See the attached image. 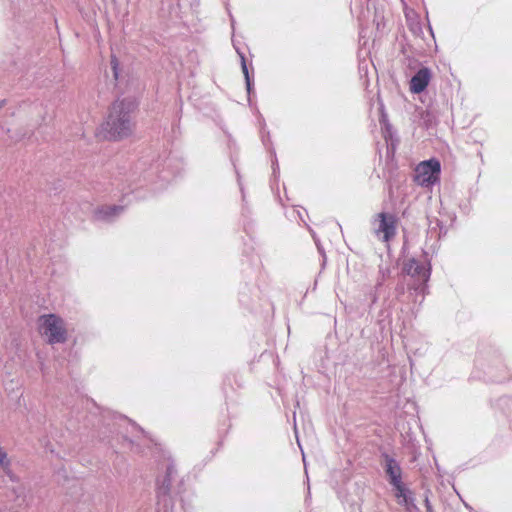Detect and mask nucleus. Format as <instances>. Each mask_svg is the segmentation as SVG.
<instances>
[{
    "label": "nucleus",
    "instance_id": "f03ea898",
    "mask_svg": "<svg viewBox=\"0 0 512 512\" xmlns=\"http://www.w3.org/2000/svg\"><path fill=\"white\" fill-rule=\"evenodd\" d=\"M104 419L105 428L109 431V433L121 434L122 438L129 443L131 449L136 452H143L142 446L138 440H142L147 445H157L154 443L153 439L147 436L141 427L132 422L126 416L108 412L107 415L104 416Z\"/></svg>",
    "mask_w": 512,
    "mask_h": 512
},
{
    "label": "nucleus",
    "instance_id": "20e7f679",
    "mask_svg": "<svg viewBox=\"0 0 512 512\" xmlns=\"http://www.w3.org/2000/svg\"><path fill=\"white\" fill-rule=\"evenodd\" d=\"M403 270L414 279L410 289H413L417 295L419 294L424 298L427 282L431 275L430 264L410 258L404 263Z\"/></svg>",
    "mask_w": 512,
    "mask_h": 512
},
{
    "label": "nucleus",
    "instance_id": "9d476101",
    "mask_svg": "<svg viewBox=\"0 0 512 512\" xmlns=\"http://www.w3.org/2000/svg\"><path fill=\"white\" fill-rule=\"evenodd\" d=\"M431 80V70L428 67L420 68L410 80V91L414 94L422 93Z\"/></svg>",
    "mask_w": 512,
    "mask_h": 512
},
{
    "label": "nucleus",
    "instance_id": "f8f14e48",
    "mask_svg": "<svg viewBox=\"0 0 512 512\" xmlns=\"http://www.w3.org/2000/svg\"><path fill=\"white\" fill-rule=\"evenodd\" d=\"M237 53L241 60V69H242V72H243L244 78H245L246 90L248 92V95H250L251 91H252L253 82H252V78L249 74L248 66L246 63V58H245L244 53L240 52L238 49H237Z\"/></svg>",
    "mask_w": 512,
    "mask_h": 512
},
{
    "label": "nucleus",
    "instance_id": "aec40b11",
    "mask_svg": "<svg viewBox=\"0 0 512 512\" xmlns=\"http://www.w3.org/2000/svg\"><path fill=\"white\" fill-rule=\"evenodd\" d=\"M428 29H429V33H430L432 39L435 40V36H434L433 30H432V27L430 26L429 23H428Z\"/></svg>",
    "mask_w": 512,
    "mask_h": 512
},
{
    "label": "nucleus",
    "instance_id": "5701e85b",
    "mask_svg": "<svg viewBox=\"0 0 512 512\" xmlns=\"http://www.w3.org/2000/svg\"><path fill=\"white\" fill-rule=\"evenodd\" d=\"M229 13V16H230V19H231V25L233 26L234 25V19H233V16L232 14L230 13V11H228Z\"/></svg>",
    "mask_w": 512,
    "mask_h": 512
},
{
    "label": "nucleus",
    "instance_id": "f257e3e1",
    "mask_svg": "<svg viewBox=\"0 0 512 512\" xmlns=\"http://www.w3.org/2000/svg\"><path fill=\"white\" fill-rule=\"evenodd\" d=\"M137 107L138 103L134 98L116 100L111 105L107 119L102 125L106 133L105 138L118 140L130 136L135 125L134 114Z\"/></svg>",
    "mask_w": 512,
    "mask_h": 512
},
{
    "label": "nucleus",
    "instance_id": "412c9836",
    "mask_svg": "<svg viewBox=\"0 0 512 512\" xmlns=\"http://www.w3.org/2000/svg\"><path fill=\"white\" fill-rule=\"evenodd\" d=\"M464 506L466 509H468L470 512H473V508L468 504V503H464Z\"/></svg>",
    "mask_w": 512,
    "mask_h": 512
},
{
    "label": "nucleus",
    "instance_id": "1a4fd4ad",
    "mask_svg": "<svg viewBox=\"0 0 512 512\" xmlns=\"http://www.w3.org/2000/svg\"><path fill=\"white\" fill-rule=\"evenodd\" d=\"M124 211V206L121 205H101L93 211V219L97 222L112 223Z\"/></svg>",
    "mask_w": 512,
    "mask_h": 512
},
{
    "label": "nucleus",
    "instance_id": "4468645a",
    "mask_svg": "<svg viewBox=\"0 0 512 512\" xmlns=\"http://www.w3.org/2000/svg\"><path fill=\"white\" fill-rule=\"evenodd\" d=\"M110 64H111L113 76H114L115 80H118L119 79V62H118L116 56H114V55L111 56Z\"/></svg>",
    "mask_w": 512,
    "mask_h": 512
},
{
    "label": "nucleus",
    "instance_id": "2eb2a0df",
    "mask_svg": "<svg viewBox=\"0 0 512 512\" xmlns=\"http://www.w3.org/2000/svg\"><path fill=\"white\" fill-rule=\"evenodd\" d=\"M272 170H273V176L276 178L279 173V165H278L276 156L274 157V160L272 162Z\"/></svg>",
    "mask_w": 512,
    "mask_h": 512
},
{
    "label": "nucleus",
    "instance_id": "f3484780",
    "mask_svg": "<svg viewBox=\"0 0 512 512\" xmlns=\"http://www.w3.org/2000/svg\"><path fill=\"white\" fill-rule=\"evenodd\" d=\"M424 505H425V508H426V512H434L433 507H432V505L430 503V500H429L428 496L425 497Z\"/></svg>",
    "mask_w": 512,
    "mask_h": 512
},
{
    "label": "nucleus",
    "instance_id": "6ab92c4d",
    "mask_svg": "<svg viewBox=\"0 0 512 512\" xmlns=\"http://www.w3.org/2000/svg\"><path fill=\"white\" fill-rule=\"evenodd\" d=\"M314 240H315V244L317 246V249L319 251L320 254L324 255V251H323V248L322 246L320 245L319 241L315 238V236H313Z\"/></svg>",
    "mask_w": 512,
    "mask_h": 512
},
{
    "label": "nucleus",
    "instance_id": "6e6552de",
    "mask_svg": "<svg viewBox=\"0 0 512 512\" xmlns=\"http://www.w3.org/2000/svg\"><path fill=\"white\" fill-rule=\"evenodd\" d=\"M381 458L383 459L382 465L389 484L391 486H396V484L403 482L402 469L399 462L386 452L381 454Z\"/></svg>",
    "mask_w": 512,
    "mask_h": 512
},
{
    "label": "nucleus",
    "instance_id": "9b49d317",
    "mask_svg": "<svg viewBox=\"0 0 512 512\" xmlns=\"http://www.w3.org/2000/svg\"><path fill=\"white\" fill-rule=\"evenodd\" d=\"M395 490V497L400 505L409 506L413 503L414 498L412 492L405 486L403 482L392 486Z\"/></svg>",
    "mask_w": 512,
    "mask_h": 512
},
{
    "label": "nucleus",
    "instance_id": "7ed1b4c3",
    "mask_svg": "<svg viewBox=\"0 0 512 512\" xmlns=\"http://www.w3.org/2000/svg\"><path fill=\"white\" fill-rule=\"evenodd\" d=\"M38 330L44 341L51 346L64 344L68 340L66 322L57 314L39 316Z\"/></svg>",
    "mask_w": 512,
    "mask_h": 512
},
{
    "label": "nucleus",
    "instance_id": "39448f33",
    "mask_svg": "<svg viewBox=\"0 0 512 512\" xmlns=\"http://www.w3.org/2000/svg\"><path fill=\"white\" fill-rule=\"evenodd\" d=\"M441 172L440 161L432 158L422 161L414 171V182L422 187H430L439 181Z\"/></svg>",
    "mask_w": 512,
    "mask_h": 512
},
{
    "label": "nucleus",
    "instance_id": "a211bd4d",
    "mask_svg": "<svg viewBox=\"0 0 512 512\" xmlns=\"http://www.w3.org/2000/svg\"><path fill=\"white\" fill-rule=\"evenodd\" d=\"M52 117V112H48L45 110V115L42 117V122L46 123L47 121H50Z\"/></svg>",
    "mask_w": 512,
    "mask_h": 512
},
{
    "label": "nucleus",
    "instance_id": "ddd939ff",
    "mask_svg": "<svg viewBox=\"0 0 512 512\" xmlns=\"http://www.w3.org/2000/svg\"><path fill=\"white\" fill-rule=\"evenodd\" d=\"M408 27L409 30L418 37H422L423 35V27L419 19L417 18H411L408 19Z\"/></svg>",
    "mask_w": 512,
    "mask_h": 512
},
{
    "label": "nucleus",
    "instance_id": "423d86ee",
    "mask_svg": "<svg viewBox=\"0 0 512 512\" xmlns=\"http://www.w3.org/2000/svg\"><path fill=\"white\" fill-rule=\"evenodd\" d=\"M374 235L383 242H389L396 234V219L392 214L381 212L372 222Z\"/></svg>",
    "mask_w": 512,
    "mask_h": 512
},
{
    "label": "nucleus",
    "instance_id": "dca6fc26",
    "mask_svg": "<svg viewBox=\"0 0 512 512\" xmlns=\"http://www.w3.org/2000/svg\"><path fill=\"white\" fill-rule=\"evenodd\" d=\"M0 464L5 466L7 464V455L6 452L0 447Z\"/></svg>",
    "mask_w": 512,
    "mask_h": 512
},
{
    "label": "nucleus",
    "instance_id": "4be33fe9",
    "mask_svg": "<svg viewBox=\"0 0 512 512\" xmlns=\"http://www.w3.org/2000/svg\"><path fill=\"white\" fill-rule=\"evenodd\" d=\"M377 299H378V297H377L376 293H374V294L372 295V303H373V304H374V303H376Z\"/></svg>",
    "mask_w": 512,
    "mask_h": 512
},
{
    "label": "nucleus",
    "instance_id": "0eeeda50",
    "mask_svg": "<svg viewBox=\"0 0 512 512\" xmlns=\"http://www.w3.org/2000/svg\"><path fill=\"white\" fill-rule=\"evenodd\" d=\"M162 466L165 468L163 476H159L156 481L157 497L159 499L169 495L172 489V484L176 480L177 470L174 461L170 458L164 460Z\"/></svg>",
    "mask_w": 512,
    "mask_h": 512
}]
</instances>
